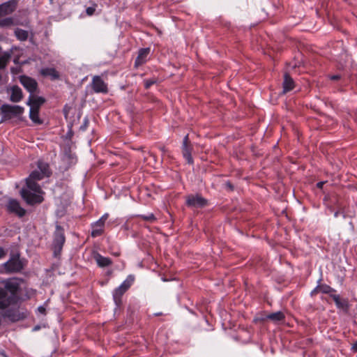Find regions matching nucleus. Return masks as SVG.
I'll return each instance as SVG.
<instances>
[{
    "label": "nucleus",
    "mask_w": 357,
    "mask_h": 357,
    "mask_svg": "<svg viewBox=\"0 0 357 357\" xmlns=\"http://www.w3.org/2000/svg\"><path fill=\"white\" fill-rule=\"evenodd\" d=\"M22 98L23 95L22 91H12L10 100L13 102H18L22 99Z\"/></svg>",
    "instance_id": "28"
},
{
    "label": "nucleus",
    "mask_w": 357,
    "mask_h": 357,
    "mask_svg": "<svg viewBox=\"0 0 357 357\" xmlns=\"http://www.w3.org/2000/svg\"><path fill=\"white\" fill-rule=\"evenodd\" d=\"M192 150V145L182 146L183 156L187 160L188 164L193 163V159L191 155Z\"/></svg>",
    "instance_id": "17"
},
{
    "label": "nucleus",
    "mask_w": 357,
    "mask_h": 357,
    "mask_svg": "<svg viewBox=\"0 0 357 357\" xmlns=\"http://www.w3.org/2000/svg\"><path fill=\"white\" fill-rule=\"evenodd\" d=\"M20 82L26 89H37V82L33 78L23 75L20 77Z\"/></svg>",
    "instance_id": "14"
},
{
    "label": "nucleus",
    "mask_w": 357,
    "mask_h": 357,
    "mask_svg": "<svg viewBox=\"0 0 357 357\" xmlns=\"http://www.w3.org/2000/svg\"><path fill=\"white\" fill-rule=\"evenodd\" d=\"M284 318H285L284 314L281 311L268 314L266 317V319H269L274 323L282 321H284Z\"/></svg>",
    "instance_id": "18"
},
{
    "label": "nucleus",
    "mask_w": 357,
    "mask_h": 357,
    "mask_svg": "<svg viewBox=\"0 0 357 357\" xmlns=\"http://www.w3.org/2000/svg\"><path fill=\"white\" fill-rule=\"evenodd\" d=\"M162 312H158V313H155V316H160V315H162Z\"/></svg>",
    "instance_id": "47"
},
{
    "label": "nucleus",
    "mask_w": 357,
    "mask_h": 357,
    "mask_svg": "<svg viewBox=\"0 0 357 357\" xmlns=\"http://www.w3.org/2000/svg\"><path fill=\"white\" fill-rule=\"evenodd\" d=\"M352 349L354 351H357V340L353 344Z\"/></svg>",
    "instance_id": "42"
},
{
    "label": "nucleus",
    "mask_w": 357,
    "mask_h": 357,
    "mask_svg": "<svg viewBox=\"0 0 357 357\" xmlns=\"http://www.w3.org/2000/svg\"><path fill=\"white\" fill-rule=\"evenodd\" d=\"M68 135H70V136H71L73 134H72V132H69L68 133Z\"/></svg>",
    "instance_id": "52"
},
{
    "label": "nucleus",
    "mask_w": 357,
    "mask_h": 357,
    "mask_svg": "<svg viewBox=\"0 0 357 357\" xmlns=\"http://www.w3.org/2000/svg\"><path fill=\"white\" fill-rule=\"evenodd\" d=\"M135 278L133 275H130L127 277L126 280L123 281V282L119 286L120 287L123 288V290L127 291L134 282Z\"/></svg>",
    "instance_id": "27"
},
{
    "label": "nucleus",
    "mask_w": 357,
    "mask_h": 357,
    "mask_svg": "<svg viewBox=\"0 0 357 357\" xmlns=\"http://www.w3.org/2000/svg\"><path fill=\"white\" fill-rule=\"evenodd\" d=\"M20 194L23 199L29 205L40 204L43 201V198L41 195L32 193L24 188L21 190Z\"/></svg>",
    "instance_id": "6"
},
{
    "label": "nucleus",
    "mask_w": 357,
    "mask_h": 357,
    "mask_svg": "<svg viewBox=\"0 0 357 357\" xmlns=\"http://www.w3.org/2000/svg\"><path fill=\"white\" fill-rule=\"evenodd\" d=\"M12 56V52H5L0 55V70L4 69Z\"/></svg>",
    "instance_id": "21"
},
{
    "label": "nucleus",
    "mask_w": 357,
    "mask_h": 357,
    "mask_svg": "<svg viewBox=\"0 0 357 357\" xmlns=\"http://www.w3.org/2000/svg\"><path fill=\"white\" fill-rule=\"evenodd\" d=\"M295 87L294 82L288 73L284 75L283 89H293Z\"/></svg>",
    "instance_id": "25"
},
{
    "label": "nucleus",
    "mask_w": 357,
    "mask_h": 357,
    "mask_svg": "<svg viewBox=\"0 0 357 357\" xmlns=\"http://www.w3.org/2000/svg\"><path fill=\"white\" fill-rule=\"evenodd\" d=\"M94 259L98 266L102 268L108 266L112 263L111 259L109 257H103L98 252L94 255Z\"/></svg>",
    "instance_id": "15"
},
{
    "label": "nucleus",
    "mask_w": 357,
    "mask_h": 357,
    "mask_svg": "<svg viewBox=\"0 0 357 357\" xmlns=\"http://www.w3.org/2000/svg\"><path fill=\"white\" fill-rule=\"evenodd\" d=\"M36 181H34L32 179L30 180L29 178H27L26 179V186L29 190H31L35 192H37V193H40V192H42L40 186L37 183Z\"/></svg>",
    "instance_id": "24"
},
{
    "label": "nucleus",
    "mask_w": 357,
    "mask_h": 357,
    "mask_svg": "<svg viewBox=\"0 0 357 357\" xmlns=\"http://www.w3.org/2000/svg\"><path fill=\"white\" fill-rule=\"evenodd\" d=\"M70 109H71L70 107L68 106L67 105L64 106L63 112V114L66 118H67Z\"/></svg>",
    "instance_id": "37"
},
{
    "label": "nucleus",
    "mask_w": 357,
    "mask_h": 357,
    "mask_svg": "<svg viewBox=\"0 0 357 357\" xmlns=\"http://www.w3.org/2000/svg\"><path fill=\"white\" fill-rule=\"evenodd\" d=\"M185 204L190 208H204L208 204V200L199 194L189 195L186 197Z\"/></svg>",
    "instance_id": "5"
},
{
    "label": "nucleus",
    "mask_w": 357,
    "mask_h": 357,
    "mask_svg": "<svg viewBox=\"0 0 357 357\" xmlns=\"http://www.w3.org/2000/svg\"><path fill=\"white\" fill-rule=\"evenodd\" d=\"M96 92H103V93H107V91L106 90H104V91H95Z\"/></svg>",
    "instance_id": "48"
},
{
    "label": "nucleus",
    "mask_w": 357,
    "mask_h": 357,
    "mask_svg": "<svg viewBox=\"0 0 357 357\" xmlns=\"http://www.w3.org/2000/svg\"><path fill=\"white\" fill-rule=\"evenodd\" d=\"M225 185L229 190L232 191L234 190V185L229 181H227Z\"/></svg>",
    "instance_id": "38"
},
{
    "label": "nucleus",
    "mask_w": 357,
    "mask_h": 357,
    "mask_svg": "<svg viewBox=\"0 0 357 357\" xmlns=\"http://www.w3.org/2000/svg\"><path fill=\"white\" fill-rule=\"evenodd\" d=\"M191 145L190 142L189 140L188 135H186L183 140L182 146Z\"/></svg>",
    "instance_id": "36"
},
{
    "label": "nucleus",
    "mask_w": 357,
    "mask_h": 357,
    "mask_svg": "<svg viewBox=\"0 0 357 357\" xmlns=\"http://www.w3.org/2000/svg\"><path fill=\"white\" fill-rule=\"evenodd\" d=\"M28 178H29L30 180L40 181L45 178V176L39 170L36 169L30 174Z\"/></svg>",
    "instance_id": "29"
},
{
    "label": "nucleus",
    "mask_w": 357,
    "mask_h": 357,
    "mask_svg": "<svg viewBox=\"0 0 357 357\" xmlns=\"http://www.w3.org/2000/svg\"><path fill=\"white\" fill-rule=\"evenodd\" d=\"M139 217L149 222H153L156 220V218L153 213H149L148 215H139Z\"/></svg>",
    "instance_id": "31"
},
{
    "label": "nucleus",
    "mask_w": 357,
    "mask_h": 357,
    "mask_svg": "<svg viewBox=\"0 0 357 357\" xmlns=\"http://www.w3.org/2000/svg\"><path fill=\"white\" fill-rule=\"evenodd\" d=\"M39 109L33 108V106L30 107L29 118L30 119L36 124H42L43 121L40 120L38 116Z\"/></svg>",
    "instance_id": "23"
},
{
    "label": "nucleus",
    "mask_w": 357,
    "mask_h": 357,
    "mask_svg": "<svg viewBox=\"0 0 357 357\" xmlns=\"http://www.w3.org/2000/svg\"><path fill=\"white\" fill-rule=\"evenodd\" d=\"M107 214H105L101 218H102V220H104V222H105V220H107Z\"/></svg>",
    "instance_id": "45"
},
{
    "label": "nucleus",
    "mask_w": 357,
    "mask_h": 357,
    "mask_svg": "<svg viewBox=\"0 0 357 357\" xmlns=\"http://www.w3.org/2000/svg\"><path fill=\"white\" fill-rule=\"evenodd\" d=\"M19 0H10L0 4V18L12 14L17 8Z\"/></svg>",
    "instance_id": "7"
},
{
    "label": "nucleus",
    "mask_w": 357,
    "mask_h": 357,
    "mask_svg": "<svg viewBox=\"0 0 357 357\" xmlns=\"http://www.w3.org/2000/svg\"><path fill=\"white\" fill-rule=\"evenodd\" d=\"M149 53L150 48H141L139 50L138 55L135 61L134 67L137 68L145 63L148 61Z\"/></svg>",
    "instance_id": "8"
},
{
    "label": "nucleus",
    "mask_w": 357,
    "mask_h": 357,
    "mask_svg": "<svg viewBox=\"0 0 357 357\" xmlns=\"http://www.w3.org/2000/svg\"><path fill=\"white\" fill-rule=\"evenodd\" d=\"M14 24L13 17H6L0 20V27H9Z\"/></svg>",
    "instance_id": "30"
},
{
    "label": "nucleus",
    "mask_w": 357,
    "mask_h": 357,
    "mask_svg": "<svg viewBox=\"0 0 357 357\" xmlns=\"http://www.w3.org/2000/svg\"><path fill=\"white\" fill-rule=\"evenodd\" d=\"M38 311L40 313H41V314H45V312H46V310H45V308L43 306H39V307H38Z\"/></svg>",
    "instance_id": "39"
},
{
    "label": "nucleus",
    "mask_w": 357,
    "mask_h": 357,
    "mask_svg": "<svg viewBox=\"0 0 357 357\" xmlns=\"http://www.w3.org/2000/svg\"><path fill=\"white\" fill-rule=\"evenodd\" d=\"M328 77L332 81H337L341 79L342 75L340 74H337V75H329Z\"/></svg>",
    "instance_id": "34"
},
{
    "label": "nucleus",
    "mask_w": 357,
    "mask_h": 357,
    "mask_svg": "<svg viewBox=\"0 0 357 357\" xmlns=\"http://www.w3.org/2000/svg\"><path fill=\"white\" fill-rule=\"evenodd\" d=\"M104 220L102 218L99 219L98 221L92 225V231L91 235L92 237H97L100 236L103 232Z\"/></svg>",
    "instance_id": "13"
},
{
    "label": "nucleus",
    "mask_w": 357,
    "mask_h": 357,
    "mask_svg": "<svg viewBox=\"0 0 357 357\" xmlns=\"http://www.w3.org/2000/svg\"><path fill=\"white\" fill-rule=\"evenodd\" d=\"M288 91H286V90H284L282 91V92L281 93V95H284L286 93V92H287Z\"/></svg>",
    "instance_id": "49"
},
{
    "label": "nucleus",
    "mask_w": 357,
    "mask_h": 357,
    "mask_svg": "<svg viewBox=\"0 0 357 357\" xmlns=\"http://www.w3.org/2000/svg\"><path fill=\"white\" fill-rule=\"evenodd\" d=\"M88 124H89V119L87 118H85L84 119V123L83 124L80 126L79 129L81 130H85L86 127L88 126Z\"/></svg>",
    "instance_id": "35"
},
{
    "label": "nucleus",
    "mask_w": 357,
    "mask_h": 357,
    "mask_svg": "<svg viewBox=\"0 0 357 357\" xmlns=\"http://www.w3.org/2000/svg\"><path fill=\"white\" fill-rule=\"evenodd\" d=\"M15 36L18 40L24 41L28 38L29 35L26 31L17 28L15 31Z\"/></svg>",
    "instance_id": "26"
},
{
    "label": "nucleus",
    "mask_w": 357,
    "mask_h": 357,
    "mask_svg": "<svg viewBox=\"0 0 357 357\" xmlns=\"http://www.w3.org/2000/svg\"><path fill=\"white\" fill-rule=\"evenodd\" d=\"M92 89H107V85L100 76H95L92 80Z\"/></svg>",
    "instance_id": "19"
},
{
    "label": "nucleus",
    "mask_w": 357,
    "mask_h": 357,
    "mask_svg": "<svg viewBox=\"0 0 357 357\" xmlns=\"http://www.w3.org/2000/svg\"><path fill=\"white\" fill-rule=\"evenodd\" d=\"M339 214H340V212H339V211H336V212H335V213H334V216H335V218H337V217L338 216V215H339Z\"/></svg>",
    "instance_id": "46"
},
{
    "label": "nucleus",
    "mask_w": 357,
    "mask_h": 357,
    "mask_svg": "<svg viewBox=\"0 0 357 357\" xmlns=\"http://www.w3.org/2000/svg\"><path fill=\"white\" fill-rule=\"evenodd\" d=\"M31 93L28 101L27 105L31 107L33 106V108L40 109V106L45 103V99L43 97L38 96L33 93L36 91H29Z\"/></svg>",
    "instance_id": "10"
},
{
    "label": "nucleus",
    "mask_w": 357,
    "mask_h": 357,
    "mask_svg": "<svg viewBox=\"0 0 357 357\" xmlns=\"http://www.w3.org/2000/svg\"><path fill=\"white\" fill-rule=\"evenodd\" d=\"M22 280L17 278L3 280V287H0V310L2 317L8 319L11 322L22 320L26 314L20 312L17 306L20 301V284Z\"/></svg>",
    "instance_id": "1"
},
{
    "label": "nucleus",
    "mask_w": 357,
    "mask_h": 357,
    "mask_svg": "<svg viewBox=\"0 0 357 357\" xmlns=\"http://www.w3.org/2000/svg\"><path fill=\"white\" fill-rule=\"evenodd\" d=\"M4 268L6 273H18L23 268L24 266L22 261L20 259V254H15L10 256V258L4 264Z\"/></svg>",
    "instance_id": "4"
},
{
    "label": "nucleus",
    "mask_w": 357,
    "mask_h": 357,
    "mask_svg": "<svg viewBox=\"0 0 357 357\" xmlns=\"http://www.w3.org/2000/svg\"><path fill=\"white\" fill-rule=\"evenodd\" d=\"M66 241V238L64 235V229L60 225L56 226V230L54 233V238L52 248L54 251V255L57 257L61 252L63 246Z\"/></svg>",
    "instance_id": "3"
},
{
    "label": "nucleus",
    "mask_w": 357,
    "mask_h": 357,
    "mask_svg": "<svg viewBox=\"0 0 357 357\" xmlns=\"http://www.w3.org/2000/svg\"><path fill=\"white\" fill-rule=\"evenodd\" d=\"M10 89L15 90V89H20L19 88V86H17V85H14V86H13Z\"/></svg>",
    "instance_id": "44"
},
{
    "label": "nucleus",
    "mask_w": 357,
    "mask_h": 357,
    "mask_svg": "<svg viewBox=\"0 0 357 357\" xmlns=\"http://www.w3.org/2000/svg\"><path fill=\"white\" fill-rule=\"evenodd\" d=\"M1 112L2 114V119L0 123L6 120L11 119L14 117H18L24 112V108L19 105H10L8 104H3L1 106Z\"/></svg>",
    "instance_id": "2"
},
{
    "label": "nucleus",
    "mask_w": 357,
    "mask_h": 357,
    "mask_svg": "<svg viewBox=\"0 0 357 357\" xmlns=\"http://www.w3.org/2000/svg\"><path fill=\"white\" fill-rule=\"evenodd\" d=\"M49 1H50V3L51 4H52V3H53V2H54V0H49Z\"/></svg>",
    "instance_id": "50"
},
{
    "label": "nucleus",
    "mask_w": 357,
    "mask_h": 357,
    "mask_svg": "<svg viewBox=\"0 0 357 357\" xmlns=\"http://www.w3.org/2000/svg\"><path fill=\"white\" fill-rule=\"evenodd\" d=\"M38 170L43 173L45 177H49L52 174L49 165L40 160L38 162Z\"/></svg>",
    "instance_id": "22"
},
{
    "label": "nucleus",
    "mask_w": 357,
    "mask_h": 357,
    "mask_svg": "<svg viewBox=\"0 0 357 357\" xmlns=\"http://www.w3.org/2000/svg\"><path fill=\"white\" fill-rule=\"evenodd\" d=\"M6 255V252L5 251L3 250V249L0 246V258L3 257V256H5Z\"/></svg>",
    "instance_id": "40"
},
{
    "label": "nucleus",
    "mask_w": 357,
    "mask_h": 357,
    "mask_svg": "<svg viewBox=\"0 0 357 357\" xmlns=\"http://www.w3.org/2000/svg\"><path fill=\"white\" fill-rule=\"evenodd\" d=\"M41 76L52 81L60 79V73L54 68H44L40 71Z\"/></svg>",
    "instance_id": "11"
},
{
    "label": "nucleus",
    "mask_w": 357,
    "mask_h": 357,
    "mask_svg": "<svg viewBox=\"0 0 357 357\" xmlns=\"http://www.w3.org/2000/svg\"><path fill=\"white\" fill-rule=\"evenodd\" d=\"M38 328H39V327H38V326H36V327L34 328V330L36 331V330H38Z\"/></svg>",
    "instance_id": "51"
},
{
    "label": "nucleus",
    "mask_w": 357,
    "mask_h": 357,
    "mask_svg": "<svg viewBox=\"0 0 357 357\" xmlns=\"http://www.w3.org/2000/svg\"><path fill=\"white\" fill-rule=\"evenodd\" d=\"M123 288L119 287L113 292V299L117 307L121 305V297L126 293V291L123 290Z\"/></svg>",
    "instance_id": "16"
},
{
    "label": "nucleus",
    "mask_w": 357,
    "mask_h": 357,
    "mask_svg": "<svg viewBox=\"0 0 357 357\" xmlns=\"http://www.w3.org/2000/svg\"><path fill=\"white\" fill-rule=\"evenodd\" d=\"M325 182L321 181L317 183V187L318 188H322L323 185H324Z\"/></svg>",
    "instance_id": "41"
},
{
    "label": "nucleus",
    "mask_w": 357,
    "mask_h": 357,
    "mask_svg": "<svg viewBox=\"0 0 357 357\" xmlns=\"http://www.w3.org/2000/svg\"><path fill=\"white\" fill-rule=\"evenodd\" d=\"M158 79L155 77L144 80V86L148 89L157 82Z\"/></svg>",
    "instance_id": "32"
},
{
    "label": "nucleus",
    "mask_w": 357,
    "mask_h": 357,
    "mask_svg": "<svg viewBox=\"0 0 357 357\" xmlns=\"http://www.w3.org/2000/svg\"><path fill=\"white\" fill-rule=\"evenodd\" d=\"M160 149L163 153H165L167 151V149L165 146H161Z\"/></svg>",
    "instance_id": "43"
},
{
    "label": "nucleus",
    "mask_w": 357,
    "mask_h": 357,
    "mask_svg": "<svg viewBox=\"0 0 357 357\" xmlns=\"http://www.w3.org/2000/svg\"><path fill=\"white\" fill-rule=\"evenodd\" d=\"M8 209L10 212L17 214L19 217H23L26 211L20 206V203L15 199H10L8 204Z\"/></svg>",
    "instance_id": "12"
},
{
    "label": "nucleus",
    "mask_w": 357,
    "mask_h": 357,
    "mask_svg": "<svg viewBox=\"0 0 357 357\" xmlns=\"http://www.w3.org/2000/svg\"><path fill=\"white\" fill-rule=\"evenodd\" d=\"M319 291L323 294H329L330 296H331V294H333V293L336 291L335 289H334L333 288H332L331 287H330L329 285H327V284L318 285L312 291V294H313L315 291Z\"/></svg>",
    "instance_id": "20"
},
{
    "label": "nucleus",
    "mask_w": 357,
    "mask_h": 357,
    "mask_svg": "<svg viewBox=\"0 0 357 357\" xmlns=\"http://www.w3.org/2000/svg\"><path fill=\"white\" fill-rule=\"evenodd\" d=\"M96 7H97V4L95 3V4H93V6L86 8V13L87 14V15H89V16L93 15L96 11Z\"/></svg>",
    "instance_id": "33"
},
{
    "label": "nucleus",
    "mask_w": 357,
    "mask_h": 357,
    "mask_svg": "<svg viewBox=\"0 0 357 357\" xmlns=\"http://www.w3.org/2000/svg\"><path fill=\"white\" fill-rule=\"evenodd\" d=\"M331 298H333L338 309L342 310L345 313L349 312V304L347 299L341 298L340 296L337 294H331Z\"/></svg>",
    "instance_id": "9"
}]
</instances>
